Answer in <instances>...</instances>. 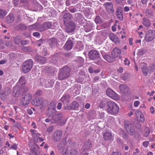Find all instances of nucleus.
<instances>
[{
  "mask_svg": "<svg viewBox=\"0 0 155 155\" xmlns=\"http://www.w3.org/2000/svg\"><path fill=\"white\" fill-rule=\"evenodd\" d=\"M26 83V80L24 76H21L19 80L18 83L21 85V90H23L24 92H26L28 90V88L26 86H24V85Z\"/></svg>",
  "mask_w": 155,
  "mask_h": 155,
  "instance_id": "obj_11",
  "label": "nucleus"
},
{
  "mask_svg": "<svg viewBox=\"0 0 155 155\" xmlns=\"http://www.w3.org/2000/svg\"><path fill=\"white\" fill-rule=\"evenodd\" d=\"M15 18L13 14H9L6 17V21L8 23L12 22L14 20Z\"/></svg>",
  "mask_w": 155,
  "mask_h": 155,
  "instance_id": "obj_31",
  "label": "nucleus"
},
{
  "mask_svg": "<svg viewBox=\"0 0 155 155\" xmlns=\"http://www.w3.org/2000/svg\"><path fill=\"white\" fill-rule=\"evenodd\" d=\"M147 15L149 17L153 18L154 17V13L153 11L151 9H148L146 10Z\"/></svg>",
  "mask_w": 155,
  "mask_h": 155,
  "instance_id": "obj_32",
  "label": "nucleus"
},
{
  "mask_svg": "<svg viewBox=\"0 0 155 155\" xmlns=\"http://www.w3.org/2000/svg\"><path fill=\"white\" fill-rule=\"evenodd\" d=\"M130 8L132 9V8L131 7L129 8L128 6H125L124 8V11L125 12H127L129 11Z\"/></svg>",
  "mask_w": 155,
  "mask_h": 155,
  "instance_id": "obj_52",
  "label": "nucleus"
},
{
  "mask_svg": "<svg viewBox=\"0 0 155 155\" xmlns=\"http://www.w3.org/2000/svg\"><path fill=\"white\" fill-rule=\"evenodd\" d=\"M7 14V12L5 10L0 8V18H4Z\"/></svg>",
  "mask_w": 155,
  "mask_h": 155,
  "instance_id": "obj_35",
  "label": "nucleus"
},
{
  "mask_svg": "<svg viewBox=\"0 0 155 155\" xmlns=\"http://www.w3.org/2000/svg\"><path fill=\"white\" fill-rule=\"evenodd\" d=\"M37 28L36 24H34L29 26V28L30 30H33L36 29Z\"/></svg>",
  "mask_w": 155,
  "mask_h": 155,
  "instance_id": "obj_47",
  "label": "nucleus"
},
{
  "mask_svg": "<svg viewBox=\"0 0 155 155\" xmlns=\"http://www.w3.org/2000/svg\"><path fill=\"white\" fill-rule=\"evenodd\" d=\"M123 11L122 8L121 7L119 6L117 7L116 9V13H122Z\"/></svg>",
  "mask_w": 155,
  "mask_h": 155,
  "instance_id": "obj_46",
  "label": "nucleus"
},
{
  "mask_svg": "<svg viewBox=\"0 0 155 155\" xmlns=\"http://www.w3.org/2000/svg\"><path fill=\"white\" fill-rule=\"evenodd\" d=\"M146 52V50L143 48H141L138 50L137 54L140 56H142Z\"/></svg>",
  "mask_w": 155,
  "mask_h": 155,
  "instance_id": "obj_40",
  "label": "nucleus"
},
{
  "mask_svg": "<svg viewBox=\"0 0 155 155\" xmlns=\"http://www.w3.org/2000/svg\"><path fill=\"white\" fill-rule=\"evenodd\" d=\"M44 101L45 100L42 98H37L32 101L31 104L34 106H38L42 104Z\"/></svg>",
  "mask_w": 155,
  "mask_h": 155,
  "instance_id": "obj_15",
  "label": "nucleus"
},
{
  "mask_svg": "<svg viewBox=\"0 0 155 155\" xmlns=\"http://www.w3.org/2000/svg\"><path fill=\"white\" fill-rule=\"evenodd\" d=\"M5 45L7 47H10L12 46V42L9 41H6L5 42Z\"/></svg>",
  "mask_w": 155,
  "mask_h": 155,
  "instance_id": "obj_50",
  "label": "nucleus"
},
{
  "mask_svg": "<svg viewBox=\"0 0 155 155\" xmlns=\"http://www.w3.org/2000/svg\"><path fill=\"white\" fill-rule=\"evenodd\" d=\"M58 55L57 54L51 56L49 58V60L50 62L54 64H58L59 60L58 58Z\"/></svg>",
  "mask_w": 155,
  "mask_h": 155,
  "instance_id": "obj_18",
  "label": "nucleus"
},
{
  "mask_svg": "<svg viewBox=\"0 0 155 155\" xmlns=\"http://www.w3.org/2000/svg\"><path fill=\"white\" fill-rule=\"evenodd\" d=\"M119 88L121 92L123 94L127 93L129 91V88L126 85L124 84H121L119 86Z\"/></svg>",
  "mask_w": 155,
  "mask_h": 155,
  "instance_id": "obj_25",
  "label": "nucleus"
},
{
  "mask_svg": "<svg viewBox=\"0 0 155 155\" xmlns=\"http://www.w3.org/2000/svg\"><path fill=\"white\" fill-rule=\"evenodd\" d=\"M91 146V144L90 142H88L87 143H86L84 145V149L86 150H88L89 149Z\"/></svg>",
  "mask_w": 155,
  "mask_h": 155,
  "instance_id": "obj_43",
  "label": "nucleus"
},
{
  "mask_svg": "<svg viewBox=\"0 0 155 155\" xmlns=\"http://www.w3.org/2000/svg\"><path fill=\"white\" fill-rule=\"evenodd\" d=\"M75 15L77 16V18L78 19H79V18H80L81 20H82V19L83 18L80 13H76Z\"/></svg>",
  "mask_w": 155,
  "mask_h": 155,
  "instance_id": "obj_49",
  "label": "nucleus"
},
{
  "mask_svg": "<svg viewBox=\"0 0 155 155\" xmlns=\"http://www.w3.org/2000/svg\"><path fill=\"white\" fill-rule=\"evenodd\" d=\"M51 123L52 124L56 123L60 120H64L63 115L61 113L56 114L51 116Z\"/></svg>",
  "mask_w": 155,
  "mask_h": 155,
  "instance_id": "obj_10",
  "label": "nucleus"
},
{
  "mask_svg": "<svg viewBox=\"0 0 155 155\" xmlns=\"http://www.w3.org/2000/svg\"><path fill=\"white\" fill-rule=\"evenodd\" d=\"M32 134V135L33 136L36 134V130H30Z\"/></svg>",
  "mask_w": 155,
  "mask_h": 155,
  "instance_id": "obj_62",
  "label": "nucleus"
},
{
  "mask_svg": "<svg viewBox=\"0 0 155 155\" xmlns=\"http://www.w3.org/2000/svg\"><path fill=\"white\" fill-rule=\"evenodd\" d=\"M124 126L126 130L130 135H133L136 134V132L134 126L130 122L125 121Z\"/></svg>",
  "mask_w": 155,
  "mask_h": 155,
  "instance_id": "obj_3",
  "label": "nucleus"
},
{
  "mask_svg": "<svg viewBox=\"0 0 155 155\" xmlns=\"http://www.w3.org/2000/svg\"><path fill=\"white\" fill-rule=\"evenodd\" d=\"M45 43V40L41 38L39 40H38L36 41V44L39 47L42 45L44 44Z\"/></svg>",
  "mask_w": 155,
  "mask_h": 155,
  "instance_id": "obj_39",
  "label": "nucleus"
},
{
  "mask_svg": "<svg viewBox=\"0 0 155 155\" xmlns=\"http://www.w3.org/2000/svg\"><path fill=\"white\" fill-rule=\"evenodd\" d=\"M109 37L110 40L114 42L117 43L119 42V39L118 37L114 34H110Z\"/></svg>",
  "mask_w": 155,
  "mask_h": 155,
  "instance_id": "obj_28",
  "label": "nucleus"
},
{
  "mask_svg": "<svg viewBox=\"0 0 155 155\" xmlns=\"http://www.w3.org/2000/svg\"><path fill=\"white\" fill-rule=\"evenodd\" d=\"M21 40V36H16L14 37V41L15 44L18 45L19 44Z\"/></svg>",
  "mask_w": 155,
  "mask_h": 155,
  "instance_id": "obj_38",
  "label": "nucleus"
},
{
  "mask_svg": "<svg viewBox=\"0 0 155 155\" xmlns=\"http://www.w3.org/2000/svg\"><path fill=\"white\" fill-rule=\"evenodd\" d=\"M51 26V24L50 22L45 23L44 24L41 25L40 29L41 31H43L45 29L50 28Z\"/></svg>",
  "mask_w": 155,
  "mask_h": 155,
  "instance_id": "obj_24",
  "label": "nucleus"
},
{
  "mask_svg": "<svg viewBox=\"0 0 155 155\" xmlns=\"http://www.w3.org/2000/svg\"><path fill=\"white\" fill-rule=\"evenodd\" d=\"M135 114L137 117H140L139 120L140 121L143 122L144 119L143 115L142 113L139 111H137L135 112Z\"/></svg>",
  "mask_w": 155,
  "mask_h": 155,
  "instance_id": "obj_30",
  "label": "nucleus"
},
{
  "mask_svg": "<svg viewBox=\"0 0 155 155\" xmlns=\"http://www.w3.org/2000/svg\"><path fill=\"white\" fill-rule=\"evenodd\" d=\"M89 58L92 60H97V61L95 63L97 65L99 64L101 61L100 54L96 50H92L89 52Z\"/></svg>",
  "mask_w": 155,
  "mask_h": 155,
  "instance_id": "obj_4",
  "label": "nucleus"
},
{
  "mask_svg": "<svg viewBox=\"0 0 155 155\" xmlns=\"http://www.w3.org/2000/svg\"><path fill=\"white\" fill-rule=\"evenodd\" d=\"M120 54V50L117 48H114L112 52V55L114 58H116L119 56Z\"/></svg>",
  "mask_w": 155,
  "mask_h": 155,
  "instance_id": "obj_20",
  "label": "nucleus"
},
{
  "mask_svg": "<svg viewBox=\"0 0 155 155\" xmlns=\"http://www.w3.org/2000/svg\"><path fill=\"white\" fill-rule=\"evenodd\" d=\"M70 153L71 155H78L77 151L73 149L71 150Z\"/></svg>",
  "mask_w": 155,
  "mask_h": 155,
  "instance_id": "obj_48",
  "label": "nucleus"
},
{
  "mask_svg": "<svg viewBox=\"0 0 155 155\" xmlns=\"http://www.w3.org/2000/svg\"><path fill=\"white\" fill-rule=\"evenodd\" d=\"M35 59L36 61L42 64H44L46 61L45 58L38 55L36 56Z\"/></svg>",
  "mask_w": 155,
  "mask_h": 155,
  "instance_id": "obj_21",
  "label": "nucleus"
},
{
  "mask_svg": "<svg viewBox=\"0 0 155 155\" xmlns=\"http://www.w3.org/2000/svg\"><path fill=\"white\" fill-rule=\"evenodd\" d=\"M61 101L64 105H65L69 102L70 96L68 94H64L61 98Z\"/></svg>",
  "mask_w": 155,
  "mask_h": 155,
  "instance_id": "obj_19",
  "label": "nucleus"
},
{
  "mask_svg": "<svg viewBox=\"0 0 155 155\" xmlns=\"http://www.w3.org/2000/svg\"><path fill=\"white\" fill-rule=\"evenodd\" d=\"M14 126L17 127L18 129H20L22 128L21 125L19 123L16 122L14 124Z\"/></svg>",
  "mask_w": 155,
  "mask_h": 155,
  "instance_id": "obj_44",
  "label": "nucleus"
},
{
  "mask_svg": "<svg viewBox=\"0 0 155 155\" xmlns=\"http://www.w3.org/2000/svg\"><path fill=\"white\" fill-rule=\"evenodd\" d=\"M78 104L77 102L73 101L70 106L67 104L66 106L64 107V108L65 110H75L78 108Z\"/></svg>",
  "mask_w": 155,
  "mask_h": 155,
  "instance_id": "obj_13",
  "label": "nucleus"
},
{
  "mask_svg": "<svg viewBox=\"0 0 155 155\" xmlns=\"http://www.w3.org/2000/svg\"><path fill=\"white\" fill-rule=\"evenodd\" d=\"M155 139V135H153L152 137L150 138V141H153Z\"/></svg>",
  "mask_w": 155,
  "mask_h": 155,
  "instance_id": "obj_63",
  "label": "nucleus"
},
{
  "mask_svg": "<svg viewBox=\"0 0 155 155\" xmlns=\"http://www.w3.org/2000/svg\"><path fill=\"white\" fill-rule=\"evenodd\" d=\"M107 111L112 114H117L119 110V107L114 102L110 101L107 103Z\"/></svg>",
  "mask_w": 155,
  "mask_h": 155,
  "instance_id": "obj_1",
  "label": "nucleus"
},
{
  "mask_svg": "<svg viewBox=\"0 0 155 155\" xmlns=\"http://www.w3.org/2000/svg\"><path fill=\"white\" fill-rule=\"evenodd\" d=\"M18 88V87L16 86L14 87L13 88V95L15 97H18L20 93V92L17 91Z\"/></svg>",
  "mask_w": 155,
  "mask_h": 155,
  "instance_id": "obj_37",
  "label": "nucleus"
},
{
  "mask_svg": "<svg viewBox=\"0 0 155 155\" xmlns=\"http://www.w3.org/2000/svg\"><path fill=\"white\" fill-rule=\"evenodd\" d=\"M73 46V43L71 40H68L64 46V49L69 50L71 49Z\"/></svg>",
  "mask_w": 155,
  "mask_h": 155,
  "instance_id": "obj_23",
  "label": "nucleus"
},
{
  "mask_svg": "<svg viewBox=\"0 0 155 155\" xmlns=\"http://www.w3.org/2000/svg\"><path fill=\"white\" fill-rule=\"evenodd\" d=\"M145 40L150 42L155 38V31L153 29H149L146 32L145 35Z\"/></svg>",
  "mask_w": 155,
  "mask_h": 155,
  "instance_id": "obj_6",
  "label": "nucleus"
},
{
  "mask_svg": "<svg viewBox=\"0 0 155 155\" xmlns=\"http://www.w3.org/2000/svg\"><path fill=\"white\" fill-rule=\"evenodd\" d=\"M32 98V95L30 94H26L21 99V104L25 106H26L30 103Z\"/></svg>",
  "mask_w": 155,
  "mask_h": 155,
  "instance_id": "obj_7",
  "label": "nucleus"
},
{
  "mask_svg": "<svg viewBox=\"0 0 155 155\" xmlns=\"http://www.w3.org/2000/svg\"><path fill=\"white\" fill-rule=\"evenodd\" d=\"M56 109L54 107L52 108H49L48 110V113H49V116L48 118L46 119L45 121L46 123H49L50 121H51V115H53L56 112Z\"/></svg>",
  "mask_w": 155,
  "mask_h": 155,
  "instance_id": "obj_16",
  "label": "nucleus"
},
{
  "mask_svg": "<svg viewBox=\"0 0 155 155\" xmlns=\"http://www.w3.org/2000/svg\"><path fill=\"white\" fill-rule=\"evenodd\" d=\"M48 43L50 47L52 48L57 45V40L55 38H51L49 40Z\"/></svg>",
  "mask_w": 155,
  "mask_h": 155,
  "instance_id": "obj_22",
  "label": "nucleus"
},
{
  "mask_svg": "<svg viewBox=\"0 0 155 155\" xmlns=\"http://www.w3.org/2000/svg\"><path fill=\"white\" fill-rule=\"evenodd\" d=\"M106 93L108 96L114 99L118 98L117 94L110 88H108L106 91Z\"/></svg>",
  "mask_w": 155,
  "mask_h": 155,
  "instance_id": "obj_12",
  "label": "nucleus"
},
{
  "mask_svg": "<svg viewBox=\"0 0 155 155\" xmlns=\"http://www.w3.org/2000/svg\"><path fill=\"white\" fill-rule=\"evenodd\" d=\"M149 142L148 141H146L143 142V144L144 146L145 147H147L149 145Z\"/></svg>",
  "mask_w": 155,
  "mask_h": 155,
  "instance_id": "obj_58",
  "label": "nucleus"
},
{
  "mask_svg": "<svg viewBox=\"0 0 155 155\" xmlns=\"http://www.w3.org/2000/svg\"><path fill=\"white\" fill-rule=\"evenodd\" d=\"M142 23L144 26L147 27H149L151 25L150 21L145 17L143 19Z\"/></svg>",
  "mask_w": 155,
  "mask_h": 155,
  "instance_id": "obj_27",
  "label": "nucleus"
},
{
  "mask_svg": "<svg viewBox=\"0 0 155 155\" xmlns=\"http://www.w3.org/2000/svg\"><path fill=\"white\" fill-rule=\"evenodd\" d=\"M66 26L65 30L68 33H71L73 31L75 28V25L72 21H69L68 23H65Z\"/></svg>",
  "mask_w": 155,
  "mask_h": 155,
  "instance_id": "obj_8",
  "label": "nucleus"
},
{
  "mask_svg": "<svg viewBox=\"0 0 155 155\" xmlns=\"http://www.w3.org/2000/svg\"><path fill=\"white\" fill-rule=\"evenodd\" d=\"M53 127H52L50 126L48 127L47 129V131L48 132H51L53 130Z\"/></svg>",
  "mask_w": 155,
  "mask_h": 155,
  "instance_id": "obj_57",
  "label": "nucleus"
},
{
  "mask_svg": "<svg viewBox=\"0 0 155 155\" xmlns=\"http://www.w3.org/2000/svg\"><path fill=\"white\" fill-rule=\"evenodd\" d=\"M33 65V61L31 59L25 61L22 66V71L24 73H27L31 69Z\"/></svg>",
  "mask_w": 155,
  "mask_h": 155,
  "instance_id": "obj_5",
  "label": "nucleus"
},
{
  "mask_svg": "<svg viewBox=\"0 0 155 155\" xmlns=\"http://www.w3.org/2000/svg\"><path fill=\"white\" fill-rule=\"evenodd\" d=\"M28 43V41L26 40H22L21 41V45H25L27 44Z\"/></svg>",
  "mask_w": 155,
  "mask_h": 155,
  "instance_id": "obj_53",
  "label": "nucleus"
},
{
  "mask_svg": "<svg viewBox=\"0 0 155 155\" xmlns=\"http://www.w3.org/2000/svg\"><path fill=\"white\" fill-rule=\"evenodd\" d=\"M18 147L17 145L15 143L12 145L11 147L9 148V149H13L16 150Z\"/></svg>",
  "mask_w": 155,
  "mask_h": 155,
  "instance_id": "obj_45",
  "label": "nucleus"
},
{
  "mask_svg": "<svg viewBox=\"0 0 155 155\" xmlns=\"http://www.w3.org/2000/svg\"><path fill=\"white\" fill-rule=\"evenodd\" d=\"M62 135V132L61 130H57L54 133L53 139L55 141H58L61 139Z\"/></svg>",
  "mask_w": 155,
  "mask_h": 155,
  "instance_id": "obj_14",
  "label": "nucleus"
},
{
  "mask_svg": "<svg viewBox=\"0 0 155 155\" xmlns=\"http://www.w3.org/2000/svg\"><path fill=\"white\" fill-rule=\"evenodd\" d=\"M124 62L125 65H129L130 64V61L127 58H126L125 59Z\"/></svg>",
  "mask_w": 155,
  "mask_h": 155,
  "instance_id": "obj_51",
  "label": "nucleus"
},
{
  "mask_svg": "<svg viewBox=\"0 0 155 155\" xmlns=\"http://www.w3.org/2000/svg\"><path fill=\"white\" fill-rule=\"evenodd\" d=\"M150 131L149 128L146 127L145 128L144 133V135L145 137H147L150 134Z\"/></svg>",
  "mask_w": 155,
  "mask_h": 155,
  "instance_id": "obj_41",
  "label": "nucleus"
},
{
  "mask_svg": "<svg viewBox=\"0 0 155 155\" xmlns=\"http://www.w3.org/2000/svg\"><path fill=\"white\" fill-rule=\"evenodd\" d=\"M104 112L100 113L99 114V117L101 119H102L104 117Z\"/></svg>",
  "mask_w": 155,
  "mask_h": 155,
  "instance_id": "obj_59",
  "label": "nucleus"
},
{
  "mask_svg": "<svg viewBox=\"0 0 155 155\" xmlns=\"http://www.w3.org/2000/svg\"><path fill=\"white\" fill-rule=\"evenodd\" d=\"M62 107V104L61 103H59L58 104V105L57 106V108L58 109L60 110L61 109Z\"/></svg>",
  "mask_w": 155,
  "mask_h": 155,
  "instance_id": "obj_60",
  "label": "nucleus"
},
{
  "mask_svg": "<svg viewBox=\"0 0 155 155\" xmlns=\"http://www.w3.org/2000/svg\"><path fill=\"white\" fill-rule=\"evenodd\" d=\"M100 18L99 16H97L95 18V22L97 24L99 23L100 22Z\"/></svg>",
  "mask_w": 155,
  "mask_h": 155,
  "instance_id": "obj_55",
  "label": "nucleus"
},
{
  "mask_svg": "<svg viewBox=\"0 0 155 155\" xmlns=\"http://www.w3.org/2000/svg\"><path fill=\"white\" fill-rule=\"evenodd\" d=\"M27 27L24 24H19L16 27V29L17 30H24L26 29Z\"/></svg>",
  "mask_w": 155,
  "mask_h": 155,
  "instance_id": "obj_36",
  "label": "nucleus"
},
{
  "mask_svg": "<svg viewBox=\"0 0 155 155\" xmlns=\"http://www.w3.org/2000/svg\"><path fill=\"white\" fill-rule=\"evenodd\" d=\"M69 11L71 13H74L76 12V9L75 8H72L70 9L69 10Z\"/></svg>",
  "mask_w": 155,
  "mask_h": 155,
  "instance_id": "obj_61",
  "label": "nucleus"
},
{
  "mask_svg": "<svg viewBox=\"0 0 155 155\" xmlns=\"http://www.w3.org/2000/svg\"><path fill=\"white\" fill-rule=\"evenodd\" d=\"M140 103V102L139 101H135L134 102V105L135 107H137L139 106Z\"/></svg>",
  "mask_w": 155,
  "mask_h": 155,
  "instance_id": "obj_56",
  "label": "nucleus"
},
{
  "mask_svg": "<svg viewBox=\"0 0 155 155\" xmlns=\"http://www.w3.org/2000/svg\"><path fill=\"white\" fill-rule=\"evenodd\" d=\"M123 71V68L122 67H120L117 70V71L118 73H121Z\"/></svg>",
  "mask_w": 155,
  "mask_h": 155,
  "instance_id": "obj_54",
  "label": "nucleus"
},
{
  "mask_svg": "<svg viewBox=\"0 0 155 155\" xmlns=\"http://www.w3.org/2000/svg\"><path fill=\"white\" fill-rule=\"evenodd\" d=\"M102 56L104 59L109 62H112L114 61V59L108 54L103 55Z\"/></svg>",
  "mask_w": 155,
  "mask_h": 155,
  "instance_id": "obj_33",
  "label": "nucleus"
},
{
  "mask_svg": "<svg viewBox=\"0 0 155 155\" xmlns=\"http://www.w3.org/2000/svg\"><path fill=\"white\" fill-rule=\"evenodd\" d=\"M103 138L105 140H109L112 139L113 136L111 133L109 132H106L103 134Z\"/></svg>",
  "mask_w": 155,
  "mask_h": 155,
  "instance_id": "obj_26",
  "label": "nucleus"
},
{
  "mask_svg": "<svg viewBox=\"0 0 155 155\" xmlns=\"http://www.w3.org/2000/svg\"><path fill=\"white\" fill-rule=\"evenodd\" d=\"M33 35L34 36L38 37L40 35V33L38 32H35L33 33Z\"/></svg>",
  "mask_w": 155,
  "mask_h": 155,
  "instance_id": "obj_64",
  "label": "nucleus"
},
{
  "mask_svg": "<svg viewBox=\"0 0 155 155\" xmlns=\"http://www.w3.org/2000/svg\"><path fill=\"white\" fill-rule=\"evenodd\" d=\"M71 69L67 66H64L61 69L59 73L58 77L59 79L62 80L68 77L70 75Z\"/></svg>",
  "mask_w": 155,
  "mask_h": 155,
  "instance_id": "obj_2",
  "label": "nucleus"
},
{
  "mask_svg": "<svg viewBox=\"0 0 155 155\" xmlns=\"http://www.w3.org/2000/svg\"><path fill=\"white\" fill-rule=\"evenodd\" d=\"M40 134L37 133L33 136L34 140L35 142H38L39 141L42 142L44 141V139L42 137H40Z\"/></svg>",
  "mask_w": 155,
  "mask_h": 155,
  "instance_id": "obj_29",
  "label": "nucleus"
},
{
  "mask_svg": "<svg viewBox=\"0 0 155 155\" xmlns=\"http://www.w3.org/2000/svg\"><path fill=\"white\" fill-rule=\"evenodd\" d=\"M106 9L107 12L111 13L114 12L113 4L111 2H107L104 4Z\"/></svg>",
  "mask_w": 155,
  "mask_h": 155,
  "instance_id": "obj_17",
  "label": "nucleus"
},
{
  "mask_svg": "<svg viewBox=\"0 0 155 155\" xmlns=\"http://www.w3.org/2000/svg\"><path fill=\"white\" fill-rule=\"evenodd\" d=\"M72 17V15L70 13H67L65 14L63 16L64 19V24L65 23H67L66 22V21L70 19Z\"/></svg>",
  "mask_w": 155,
  "mask_h": 155,
  "instance_id": "obj_34",
  "label": "nucleus"
},
{
  "mask_svg": "<svg viewBox=\"0 0 155 155\" xmlns=\"http://www.w3.org/2000/svg\"><path fill=\"white\" fill-rule=\"evenodd\" d=\"M116 15L117 17L119 19L120 21H122L123 20V16L122 12L120 13H116Z\"/></svg>",
  "mask_w": 155,
  "mask_h": 155,
  "instance_id": "obj_42",
  "label": "nucleus"
},
{
  "mask_svg": "<svg viewBox=\"0 0 155 155\" xmlns=\"http://www.w3.org/2000/svg\"><path fill=\"white\" fill-rule=\"evenodd\" d=\"M140 68L141 69L143 74L145 76H147L149 72H152L154 69L153 68L150 69V71L148 70L146 64L144 63H141L140 64Z\"/></svg>",
  "mask_w": 155,
  "mask_h": 155,
  "instance_id": "obj_9",
  "label": "nucleus"
}]
</instances>
